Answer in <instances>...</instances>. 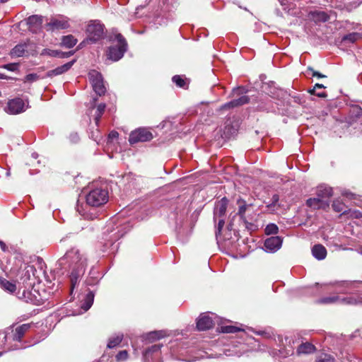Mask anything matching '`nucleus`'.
Instances as JSON below:
<instances>
[{"label": "nucleus", "instance_id": "1", "mask_svg": "<svg viewBox=\"0 0 362 362\" xmlns=\"http://www.w3.org/2000/svg\"><path fill=\"white\" fill-rule=\"evenodd\" d=\"M68 263L69 267L75 270L77 274L83 272L86 265L87 259L84 254L77 248H71L64 255V257L60 259V263Z\"/></svg>", "mask_w": 362, "mask_h": 362}, {"label": "nucleus", "instance_id": "2", "mask_svg": "<svg viewBox=\"0 0 362 362\" xmlns=\"http://www.w3.org/2000/svg\"><path fill=\"white\" fill-rule=\"evenodd\" d=\"M86 203L92 206H100L107 202L108 191L101 187L91 189L86 195Z\"/></svg>", "mask_w": 362, "mask_h": 362}, {"label": "nucleus", "instance_id": "3", "mask_svg": "<svg viewBox=\"0 0 362 362\" xmlns=\"http://www.w3.org/2000/svg\"><path fill=\"white\" fill-rule=\"evenodd\" d=\"M117 45L110 46L107 52V58L113 62L119 60L127 50V42L122 34L115 35Z\"/></svg>", "mask_w": 362, "mask_h": 362}, {"label": "nucleus", "instance_id": "4", "mask_svg": "<svg viewBox=\"0 0 362 362\" xmlns=\"http://www.w3.org/2000/svg\"><path fill=\"white\" fill-rule=\"evenodd\" d=\"M245 89L242 87L234 88L232 92L233 96L239 97L223 104L219 107L218 110L222 111L225 110H229L248 103L250 98L247 95H243Z\"/></svg>", "mask_w": 362, "mask_h": 362}, {"label": "nucleus", "instance_id": "5", "mask_svg": "<svg viewBox=\"0 0 362 362\" xmlns=\"http://www.w3.org/2000/svg\"><path fill=\"white\" fill-rule=\"evenodd\" d=\"M104 25L98 21H92L86 28L88 42H96L104 37Z\"/></svg>", "mask_w": 362, "mask_h": 362}, {"label": "nucleus", "instance_id": "6", "mask_svg": "<svg viewBox=\"0 0 362 362\" xmlns=\"http://www.w3.org/2000/svg\"><path fill=\"white\" fill-rule=\"evenodd\" d=\"M153 138V134L148 128L139 127L131 132L129 142L131 145H133L139 142L150 141Z\"/></svg>", "mask_w": 362, "mask_h": 362}, {"label": "nucleus", "instance_id": "7", "mask_svg": "<svg viewBox=\"0 0 362 362\" xmlns=\"http://www.w3.org/2000/svg\"><path fill=\"white\" fill-rule=\"evenodd\" d=\"M88 78L94 92L99 96L105 95L106 87L102 74L95 70H91L88 73Z\"/></svg>", "mask_w": 362, "mask_h": 362}, {"label": "nucleus", "instance_id": "8", "mask_svg": "<svg viewBox=\"0 0 362 362\" xmlns=\"http://www.w3.org/2000/svg\"><path fill=\"white\" fill-rule=\"evenodd\" d=\"M30 328V324H23L17 327H11L8 329L11 330V332L6 333L4 339L5 341H13L20 342L25 332H28Z\"/></svg>", "mask_w": 362, "mask_h": 362}, {"label": "nucleus", "instance_id": "9", "mask_svg": "<svg viewBox=\"0 0 362 362\" xmlns=\"http://www.w3.org/2000/svg\"><path fill=\"white\" fill-rule=\"evenodd\" d=\"M69 27V19L64 16L52 17L49 21L45 25V28L48 32L66 29Z\"/></svg>", "mask_w": 362, "mask_h": 362}, {"label": "nucleus", "instance_id": "10", "mask_svg": "<svg viewBox=\"0 0 362 362\" xmlns=\"http://www.w3.org/2000/svg\"><path fill=\"white\" fill-rule=\"evenodd\" d=\"M44 18V16L40 15H33L29 16L26 19L29 30L33 33H37L41 31Z\"/></svg>", "mask_w": 362, "mask_h": 362}, {"label": "nucleus", "instance_id": "11", "mask_svg": "<svg viewBox=\"0 0 362 362\" xmlns=\"http://www.w3.org/2000/svg\"><path fill=\"white\" fill-rule=\"evenodd\" d=\"M25 103L21 98H16L10 100L7 103L8 112L16 115L25 111Z\"/></svg>", "mask_w": 362, "mask_h": 362}, {"label": "nucleus", "instance_id": "12", "mask_svg": "<svg viewBox=\"0 0 362 362\" xmlns=\"http://www.w3.org/2000/svg\"><path fill=\"white\" fill-rule=\"evenodd\" d=\"M282 240L279 236H272L265 240L264 246L268 252H274L281 246Z\"/></svg>", "mask_w": 362, "mask_h": 362}, {"label": "nucleus", "instance_id": "13", "mask_svg": "<svg viewBox=\"0 0 362 362\" xmlns=\"http://www.w3.org/2000/svg\"><path fill=\"white\" fill-rule=\"evenodd\" d=\"M75 62L76 60H72L62 66L57 67L56 69L47 71L46 73L45 77H53L55 76L61 75L68 71L72 67Z\"/></svg>", "mask_w": 362, "mask_h": 362}, {"label": "nucleus", "instance_id": "14", "mask_svg": "<svg viewBox=\"0 0 362 362\" xmlns=\"http://www.w3.org/2000/svg\"><path fill=\"white\" fill-rule=\"evenodd\" d=\"M214 325L211 318L204 314L201 315L197 321V327L200 331L209 329Z\"/></svg>", "mask_w": 362, "mask_h": 362}, {"label": "nucleus", "instance_id": "15", "mask_svg": "<svg viewBox=\"0 0 362 362\" xmlns=\"http://www.w3.org/2000/svg\"><path fill=\"white\" fill-rule=\"evenodd\" d=\"M308 206L313 209H327L329 208V204L328 202H324L321 197L310 198L306 202Z\"/></svg>", "mask_w": 362, "mask_h": 362}, {"label": "nucleus", "instance_id": "16", "mask_svg": "<svg viewBox=\"0 0 362 362\" xmlns=\"http://www.w3.org/2000/svg\"><path fill=\"white\" fill-rule=\"evenodd\" d=\"M28 47L27 42L19 43L16 45L10 52L11 57H21L24 56Z\"/></svg>", "mask_w": 362, "mask_h": 362}, {"label": "nucleus", "instance_id": "17", "mask_svg": "<svg viewBox=\"0 0 362 362\" xmlns=\"http://www.w3.org/2000/svg\"><path fill=\"white\" fill-rule=\"evenodd\" d=\"M312 254L318 260H322L326 257L327 250L322 245H315L312 249Z\"/></svg>", "mask_w": 362, "mask_h": 362}, {"label": "nucleus", "instance_id": "18", "mask_svg": "<svg viewBox=\"0 0 362 362\" xmlns=\"http://www.w3.org/2000/svg\"><path fill=\"white\" fill-rule=\"evenodd\" d=\"M341 195L343 197H345L346 199H348L349 200H351V201H354V204L356 205V206H362V199H361V196L360 195H358V194H356L349 190H343L341 192Z\"/></svg>", "mask_w": 362, "mask_h": 362}, {"label": "nucleus", "instance_id": "19", "mask_svg": "<svg viewBox=\"0 0 362 362\" xmlns=\"http://www.w3.org/2000/svg\"><path fill=\"white\" fill-rule=\"evenodd\" d=\"M333 195L332 188L325 185H320L317 189V196L324 198H329Z\"/></svg>", "mask_w": 362, "mask_h": 362}, {"label": "nucleus", "instance_id": "20", "mask_svg": "<svg viewBox=\"0 0 362 362\" xmlns=\"http://www.w3.org/2000/svg\"><path fill=\"white\" fill-rule=\"evenodd\" d=\"M0 287L4 291L13 293L16 290V284L0 277Z\"/></svg>", "mask_w": 362, "mask_h": 362}, {"label": "nucleus", "instance_id": "21", "mask_svg": "<svg viewBox=\"0 0 362 362\" xmlns=\"http://www.w3.org/2000/svg\"><path fill=\"white\" fill-rule=\"evenodd\" d=\"M332 207L333 210L336 212H341L342 214H348V210H345V204L339 198H337L333 200Z\"/></svg>", "mask_w": 362, "mask_h": 362}, {"label": "nucleus", "instance_id": "22", "mask_svg": "<svg viewBox=\"0 0 362 362\" xmlns=\"http://www.w3.org/2000/svg\"><path fill=\"white\" fill-rule=\"evenodd\" d=\"M227 209L226 199H222L220 202L216 205L214 209L215 216H223L225 215Z\"/></svg>", "mask_w": 362, "mask_h": 362}, {"label": "nucleus", "instance_id": "23", "mask_svg": "<svg viewBox=\"0 0 362 362\" xmlns=\"http://www.w3.org/2000/svg\"><path fill=\"white\" fill-rule=\"evenodd\" d=\"M315 348L314 345L310 343H304L300 345L297 349V352L298 354H308L314 352Z\"/></svg>", "mask_w": 362, "mask_h": 362}, {"label": "nucleus", "instance_id": "24", "mask_svg": "<svg viewBox=\"0 0 362 362\" xmlns=\"http://www.w3.org/2000/svg\"><path fill=\"white\" fill-rule=\"evenodd\" d=\"M77 40L71 35L64 36L62 40V44L66 48H71L76 45Z\"/></svg>", "mask_w": 362, "mask_h": 362}, {"label": "nucleus", "instance_id": "25", "mask_svg": "<svg viewBox=\"0 0 362 362\" xmlns=\"http://www.w3.org/2000/svg\"><path fill=\"white\" fill-rule=\"evenodd\" d=\"M314 20L317 22H327L329 19V15L324 11H314L312 13Z\"/></svg>", "mask_w": 362, "mask_h": 362}, {"label": "nucleus", "instance_id": "26", "mask_svg": "<svg viewBox=\"0 0 362 362\" xmlns=\"http://www.w3.org/2000/svg\"><path fill=\"white\" fill-rule=\"evenodd\" d=\"M123 339V334H119L109 339L107 348L112 349L119 345Z\"/></svg>", "mask_w": 362, "mask_h": 362}, {"label": "nucleus", "instance_id": "27", "mask_svg": "<svg viewBox=\"0 0 362 362\" xmlns=\"http://www.w3.org/2000/svg\"><path fill=\"white\" fill-rule=\"evenodd\" d=\"M361 37V34L358 33H351L347 35H345L341 38V42H349L351 43H354L357 41Z\"/></svg>", "mask_w": 362, "mask_h": 362}, {"label": "nucleus", "instance_id": "28", "mask_svg": "<svg viewBox=\"0 0 362 362\" xmlns=\"http://www.w3.org/2000/svg\"><path fill=\"white\" fill-rule=\"evenodd\" d=\"M106 107V105L105 103H100L97 106L95 116V122L97 126H98L100 119L105 112Z\"/></svg>", "mask_w": 362, "mask_h": 362}, {"label": "nucleus", "instance_id": "29", "mask_svg": "<svg viewBox=\"0 0 362 362\" xmlns=\"http://www.w3.org/2000/svg\"><path fill=\"white\" fill-rule=\"evenodd\" d=\"M279 200V197L278 194H274L272 199V203H269L267 205L268 209L272 212H275L279 207V204L278 202Z\"/></svg>", "mask_w": 362, "mask_h": 362}, {"label": "nucleus", "instance_id": "30", "mask_svg": "<svg viewBox=\"0 0 362 362\" xmlns=\"http://www.w3.org/2000/svg\"><path fill=\"white\" fill-rule=\"evenodd\" d=\"M172 81L173 83L176 84L177 86L182 88H187L188 84L185 78H182L180 75H175L172 78Z\"/></svg>", "mask_w": 362, "mask_h": 362}, {"label": "nucleus", "instance_id": "31", "mask_svg": "<svg viewBox=\"0 0 362 362\" xmlns=\"http://www.w3.org/2000/svg\"><path fill=\"white\" fill-rule=\"evenodd\" d=\"M257 110L260 111H267V112H271L274 110V105L271 100H268L266 103H261L257 106Z\"/></svg>", "mask_w": 362, "mask_h": 362}, {"label": "nucleus", "instance_id": "32", "mask_svg": "<svg viewBox=\"0 0 362 362\" xmlns=\"http://www.w3.org/2000/svg\"><path fill=\"white\" fill-rule=\"evenodd\" d=\"M340 298L338 296L325 297L320 299L317 302L322 304H332L339 303Z\"/></svg>", "mask_w": 362, "mask_h": 362}, {"label": "nucleus", "instance_id": "33", "mask_svg": "<svg viewBox=\"0 0 362 362\" xmlns=\"http://www.w3.org/2000/svg\"><path fill=\"white\" fill-rule=\"evenodd\" d=\"M316 362H335V359L329 354L322 353L317 356Z\"/></svg>", "mask_w": 362, "mask_h": 362}, {"label": "nucleus", "instance_id": "34", "mask_svg": "<svg viewBox=\"0 0 362 362\" xmlns=\"http://www.w3.org/2000/svg\"><path fill=\"white\" fill-rule=\"evenodd\" d=\"M238 204L239 206L238 214L242 218H244L245 213L247 210L248 205H247L245 202L241 199L238 200Z\"/></svg>", "mask_w": 362, "mask_h": 362}, {"label": "nucleus", "instance_id": "35", "mask_svg": "<svg viewBox=\"0 0 362 362\" xmlns=\"http://www.w3.org/2000/svg\"><path fill=\"white\" fill-rule=\"evenodd\" d=\"M221 332L223 333H235L239 331L243 330V329L233 326V325H226V326H222L220 328Z\"/></svg>", "mask_w": 362, "mask_h": 362}, {"label": "nucleus", "instance_id": "36", "mask_svg": "<svg viewBox=\"0 0 362 362\" xmlns=\"http://www.w3.org/2000/svg\"><path fill=\"white\" fill-rule=\"evenodd\" d=\"M94 295L92 292H89L86 295V303L82 305V308L85 311H87L92 305L93 303Z\"/></svg>", "mask_w": 362, "mask_h": 362}, {"label": "nucleus", "instance_id": "37", "mask_svg": "<svg viewBox=\"0 0 362 362\" xmlns=\"http://www.w3.org/2000/svg\"><path fill=\"white\" fill-rule=\"evenodd\" d=\"M350 113L354 118H359L362 116V108L359 105H352L350 109Z\"/></svg>", "mask_w": 362, "mask_h": 362}, {"label": "nucleus", "instance_id": "38", "mask_svg": "<svg viewBox=\"0 0 362 362\" xmlns=\"http://www.w3.org/2000/svg\"><path fill=\"white\" fill-rule=\"evenodd\" d=\"M278 226L274 223H269L265 228V233L267 235L276 234L278 233Z\"/></svg>", "mask_w": 362, "mask_h": 362}, {"label": "nucleus", "instance_id": "39", "mask_svg": "<svg viewBox=\"0 0 362 362\" xmlns=\"http://www.w3.org/2000/svg\"><path fill=\"white\" fill-rule=\"evenodd\" d=\"M165 335L163 331H154L148 334V338L152 340L159 339L164 337Z\"/></svg>", "mask_w": 362, "mask_h": 362}, {"label": "nucleus", "instance_id": "40", "mask_svg": "<svg viewBox=\"0 0 362 362\" xmlns=\"http://www.w3.org/2000/svg\"><path fill=\"white\" fill-rule=\"evenodd\" d=\"M359 302L356 298L354 297H348L340 298L339 303L345 304V305H356Z\"/></svg>", "mask_w": 362, "mask_h": 362}, {"label": "nucleus", "instance_id": "41", "mask_svg": "<svg viewBox=\"0 0 362 362\" xmlns=\"http://www.w3.org/2000/svg\"><path fill=\"white\" fill-rule=\"evenodd\" d=\"M57 49H44L41 52V55H47L52 57H57Z\"/></svg>", "mask_w": 362, "mask_h": 362}, {"label": "nucleus", "instance_id": "42", "mask_svg": "<svg viewBox=\"0 0 362 362\" xmlns=\"http://www.w3.org/2000/svg\"><path fill=\"white\" fill-rule=\"evenodd\" d=\"M40 78V77L37 74H29L25 76V81L29 82L36 81Z\"/></svg>", "mask_w": 362, "mask_h": 362}, {"label": "nucleus", "instance_id": "43", "mask_svg": "<svg viewBox=\"0 0 362 362\" xmlns=\"http://www.w3.org/2000/svg\"><path fill=\"white\" fill-rule=\"evenodd\" d=\"M2 346L4 347V352H7V351H13V350H16V349H19L21 348V346H16V345H8V346H6L4 344H3ZM2 354H3V351L0 352V356L2 355Z\"/></svg>", "mask_w": 362, "mask_h": 362}, {"label": "nucleus", "instance_id": "44", "mask_svg": "<svg viewBox=\"0 0 362 362\" xmlns=\"http://www.w3.org/2000/svg\"><path fill=\"white\" fill-rule=\"evenodd\" d=\"M127 357L128 353L127 351H121L116 356V358L117 361H124L127 358Z\"/></svg>", "mask_w": 362, "mask_h": 362}, {"label": "nucleus", "instance_id": "45", "mask_svg": "<svg viewBox=\"0 0 362 362\" xmlns=\"http://www.w3.org/2000/svg\"><path fill=\"white\" fill-rule=\"evenodd\" d=\"M73 54H74V52H71V51L67 52H62V51L58 50V52H57V58H60V59L67 58V57L71 56Z\"/></svg>", "mask_w": 362, "mask_h": 362}, {"label": "nucleus", "instance_id": "46", "mask_svg": "<svg viewBox=\"0 0 362 362\" xmlns=\"http://www.w3.org/2000/svg\"><path fill=\"white\" fill-rule=\"evenodd\" d=\"M4 67L8 71H15L18 69V64H16V63L7 64L4 65Z\"/></svg>", "mask_w": 362, "mask_h": 362}, {"label": "nucleus", "instance_id": "47", "mask_svg": "<svg viewBox=\"0 0 362 362\" xmlns=\"http://www.w3.org/2000/svg\"><path fill=\"white\" fill-rule=\"evenodd\" d=\"M351 213V216L355 218H359L362 217V213L360 211L355 210L351 211V209L348 210V214Z\"/></svg>", "mask_w": 362, "mask_h": 362}, {"label": "nucleus", "instance_id": "48", "mask_svg": "<svg viewBox=\"0 0 362 362\" xmlns=\"http://www.w3.org/2000/svg\"><path fill=\"white\" fill-rule=\"evenodd\" d=\"M308 92L310 94L317 95L319 98H326L327 97V93L325 92H322L321 93H317L316 88H315V87L313 89L309 90Z\"/></svg>", "mask_w": 362, "mask_h": 362}, {"label": "nucleus", "instance_id": "49", "mask_svg": "<svg viewBox=\"0 0 362 362\" xmlns=\"http://www.w3.org/2000/svg\"><path fill=\"white\" fill-rule=\"evenodd\" d=\"M308 70L312 71L313 76H317L318 78H325L326 77L325 75H323V74H320V72L315 71L312 67H308Z\"/></svg>", "mask_w": 362, "mask_h": 362}, {"label": "nucleus", "instance_id": "50", "mask_svg": "<svg viewBox=\"0 0 362 362\" xmlns=\"http://www.w3.org/2000/svg\"><path fill=\"white\" fill-rule=\"evenodd\" d=\"M224 223H225L224 220H223V219L219 220L218 223V230L216 232V235L221 233V229L223 227Z\"/></svg>", "mask_w": 362, "mask_h": 362}, {"label": "nucleus", "instance_id": "51", "mask_svg": "<svg viewBox=\"0 0 362 362\" xmlns=\"http://www.w3.org/2000/svg\"><path fill=\"white\" fill-rule=\"evenodd\" d=\"M70 139H71L72 141L77 142L79 140V136H78V134L76 133V134H71Z\"/></svg>", "mask_w": 362, "mask_h": 362}, {"label": "nucleus", "instance_id": "52", "mask_svg": "<svg viewBox=\"0 0 362 362\" xmlns=\"http://www.w3.org/2000/svg\"><path fill=\"white\" fill-rule=\"evenodd\" d=\"M118 136H119V134L116 131H112L109 134V137L111 138V139H115V138H117Z\"/></svg>", "mask_w": 362, "mask_h": 362}, {"label": "nucleus", "instance_id": "53", "mask_svg": "<svg viewBox=\"0 0 362 362\" xmlns=\"http://www.w3.org/2000/svg\"><path fill=\"white\" fill-rule=\"evenodd\" d=\"M279 2L280 3V4L284 6V10H286V8L285 7V6L286 5V2L287 1L286 0H278Z\"/></svg>", "mask_w": 362, "mask_h": 362}, {"label": "nucleus", "instance_id": "54", "mask_svg": "<svg viewBox=\"0 0 362 362\" xmlns=\"http://www.w3.org/2000/svg\"><path fill=\"white\" fill-rule=\"evenodd\" d=\"M160 349L159 346H153L151 349H149L148 351H146V353L148 351H157Z\"/></svg>", "mask_w": 362, "mask_h": 362}, {"label": "nucleus", "instance_id": "55", "mask_svg": "<svg viewBox=\"0 0 362 362\" xmlns=\"http://www.w3.org/2000/svg\"><path fill=\"white\" fill-rule=\"evenodd\" d=\"M315 88H325V86L323 85V84H320V83H316L315 85Z\"/></svg>", "mask_w": 362, "mask_h": 362}, {"label": "nucleus", "instance_id": "56", "mask_svg": "<svg viewBox=\"0 0 362 362\" xmlns=\"http://www.w3.org/2000/svg\"><path fill=\"white\" fill-rule=\"evenodd\" d=\"M0 246H1V249H2L4 251H5V250H6V245H5V243H3V242H1H1H0Z\"/></svg>", "mask_w": 362, "mask_h": 362}, {"label": "nucleus", "instance_id": "57", "mask_svg": "<svg viewBox=\"0 0 362 362\" xmlns=\"http://www.w3.org/2000/svg\"><path fill=\"white\" fill-rule=\"evenodd\" d=\"M32 157H33V158L36 159V158H37V157H38V154H37V153H33L32 154Z\"/></svg>", "mask_w": 362, "mask_h": 362}, {"label": "nucleus", "instance_id": "58", "mask_svg": "<svg viewBox=\"0 0 362 362\" xmlns=\"http://www.w3.org/2000/svg\"><path fill=\"white\" fill-rule=\"evenodd\" d=\"M6 78V76L4 74L0 73V79Z\"/></svg>", "mask_w": 362, "mask_h": 362}, {"label": "nucleus", "instance_id": "59", "mask_svg": "<svg viewBox=\"0 0 362 362\" xmlns=\"http://www.w3.org/2000/svg\"><path fill=\"white\" fill-rule=\"evenodd\" d=\"M74 271L75 274L73 272L71 274H72L73 278L76 279V277L74 276H78L79 274H77L75 270H74Z\"/></svg>", "mask_w": 362, "mask_h": 362}, {"label": "nucleus", "instance_id": "60", "mask_svg": "<svg viewBox=\"0 0 362 362\" xmlns=\"http://www.w3.org/2000/svg\"><path fill=\"white\" fill-rule=\"evenodd\" d=\"M276 13L278 16H281V13L280 12V11L279 9H276Z\"/></svg>", "mask_w": 362, "mask_h": 362}, {"label": "nucleus", "instance_id": "61", "mask_svg": "<svg viewBox=\"0 0 362 362\" xmlns=\"http://www.w3.org/2000/svg\"><path fill=\"white\" fill-rule=\"evenodd\" d=\"M8 1V0H0V1H1V3H5V2Z\"/></svg>", "mask_w": 362, "mask_h": 362}, {"label": "nucleus", "instance_id": "62", "mask_svg": "<svg viewBox=\"0 0 362 362\" xmlns=\"http://www.w3.org/2000/svg\"><path fill=\"white\" fill-rule=\"evenodd\" d=\"M349 284V283H344V285L346 287H347Z\"/></svg>", "mask_w": 362, "mask_h": 362}, {"label": "nucleus", "instance_id": "63", "mask_svg": "<svg viewBox=\"0 0 362 362\" xmlns=\"http://www.w3.org/2000/svg\"><path fill=\"white\" fill-rule=\"evenodd\" d=\"M192 176H195V177H194V178H195V179L199 178V177H198V176H197V175H196V174H194Z\"/></svg>", "mask_w": 362, "mask_h": 362}, {"label": "nucleus", "instance_id": "64", "mask_svg": "<svg viewBox=\"0 0 362 362\" xmlns=\"http://www.w3.org/2000/svg\"><path fill=\"white\" fill-rule=\"evenodd\" d=\"M183 179L184 178H180V179L177 180L176 181H182Z\"/></svg>", "mask_w": 362, "mask_h": 362}]
</instances>
